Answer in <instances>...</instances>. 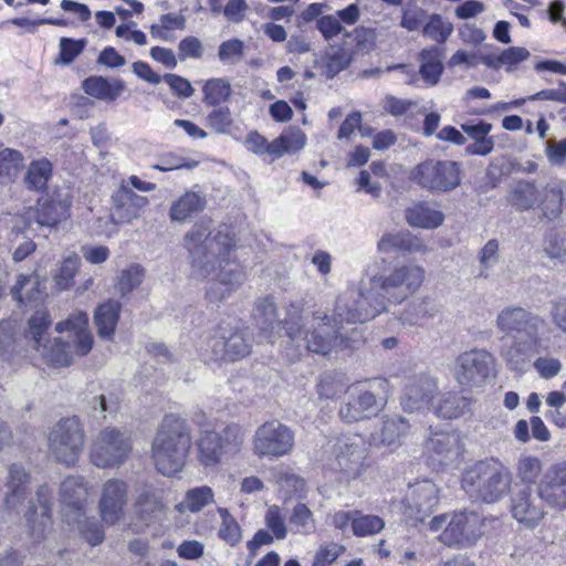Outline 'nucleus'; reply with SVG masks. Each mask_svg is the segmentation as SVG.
<instances>
[{"instance_id": "obj_41", "label": "nucleus", "mask_w": 566, "mask_h": 566, "mask_svg": "<svg viewBox=\"0 0 566 566\" xmlns=\"http://www.w3.org/2000/svg\"><path fill=\"white\" fill-rule=\"evenodd\" d=\"M52 176V164L46 158L32 160L24 176V184L29 189L43 190Z\"/></svg>"}, {"instance_id": "obj_60", "label": "nucleus", "mask_w": 566, "mask_h": 566, "mask_svg": "<svg viewBox=\"0 0 566 566\" xmlns=\"http://www.w3.org/2000/svg\"><path fill=\"white\" fill-rule=\"evenodd\" d=\"M265 525L277 539H284L287 534L284 516L279 506H270L265 513Z\"/></svg>"}, {"instance_id": "obj_2", "label": "nucleus", "mask_w": 566, "mask_h": 566, "mask_svg": "<svg viewBox=\"0 0 566 566\" xmlns=\"http://www.w3.org/2000/svg\"><path fill=\"white\" fill-rule=\"evenodd\" d=\"M52 318L48 311H36L28 321L27 339L32 348L51 366L72 364L75 357L85 356L93 347L86 312L76 310L55 325L63 336L51 337Z\"/></svg>"}, {"instance_id": "obj_23", "label": "nucleus", "mask_w": 566, "mask_h": 566, "mask_svg": "<svg viewBox=\"0 0 566 566\" xmlns=\"http://www.w3.org/2000/svg\"><path fill=\"white\" fill-rule=\"evenodd\" d=\"M51 497L52 491L48 485L39 486L36 491L38 504L31 501L25 513L30 536L35 542L43 539L51 526Z\"/></svg>"}, {"instance_id": "obj_34", "label": "nucleus", "mask_w": 566, "mask_h": 566, "mask_svg": "<svg viewBox=\"0 0 566 566\" xmlns=\"http://www.w3.org/2000/svg\"><path fill=\"white\" fill-rule=\"evenodd\" d=\"M84 92L102 101H114L125 90L122 81H108L102 76H91L83 81Z\"/></svg>"}, {"instance_id": "obj_21", "label": "nucleus", "mask_w": 566, "mask_h": 566, "mask_svg": "<svg viewBox=\"0 0 566 566\" xmlns=\"http://www.w3.org/2000/svg\"><path fill=\"white\" fill-rule=\"evenodd\" d=\"M497 328L506 334L517 333L520 336L538 335L543 321L523 307H505L496 316Z\"/></svg>"}, {"instance_id": "obj_3", "label": "nucleus", "mask_w": 566, "mask_h": 566, "mask_svg": "<svg viewBox=\"0 0 566 566\" xmlns=\"http://www.w3.org/2000/svg\"><path fill=\"white\" fill-rule=\"evenodd\" d=\"M306 324L310 326L304 333L300 310L292 306L284 319V328L289 337L285 355L292 361L298 359L304 352L327 355L342 342L340 325H331V318L325 312H314Z\"/></svg>"}, {"instance_id": "obj_42", "label": "nucleus", "mask_w": 566, "mask_h": 566, "mask_svg": "<svg viewBox=\"0 0 566 566\" xmlns=\"http://www.w3.org/2000/svg\"><path fill=\"white\" fill-rule=\"evenodd\" d=\"M64 522L77 530L91 546L99 545L104 541V531L101 523L95 517H87L85 510L81 511V515L76 521Z\"/></svg>"}, {"instance_id": "obj_30", "label": "nucleus", "mask_w": 566, "mask_h": 566, "mask_svg": "<svg viewBox=\"0 0 566 566\" xmlns=\"http://www.w3.org/2000/svg\"><path fill=\"white\" fill-rule=\"evenodd\" d=\"M462 391H438L436 403L431 402L434 415L444 419H454L464 413L470 406V400L461 396Z\"/></svg>"}, {"instance_id": "obj_7", "label": "nucleus", "mask_w": 566, "mask_h": 566, "mask_svg": "<svg viewBox=\"0 0 566 566\" xmlns=\"http://www.w3.org/2000/svg\"><path fill=\"white\" fill-rule=\"evenodd\" d=\"M386 310V302L377 296L376 291L369 286L358 290L350 287L342 293L335 304L332 321L335 325L363 324L379 315Z\"/></svg>"}, {"instance_id": "obj_37", "label": "nucleus", "mask_w": 566, "mask_h": 566, "mask_svg": "<svg viewBox=\"0 0 566 566\" xmlns=\"http://www.w3.org/2000/svg\"><path fill=\"white\" fill-rule=\"evenodd\" d=\"M438 313L439 306L430 297L416 298L407 305L399 319L403 325L413 326L421 319L433 317Z\"/></svg>"}, {"instance_id": "obj_59", "label": "nucleus", "mask_w": 566, "mask_h": 566, "mask_svg": "<svg viewBox=\"0 0 566 566\" xmlns=\"http://www.w3.org/2000/svg\"><path fill=\"white\" fill-rule=\"evenodd\" d=\"M499 260V243L496 240H489L479 253V261L482 270L479 273V277L486 279L489 276V270L493 268Z\"/></svg>"}, {"instance_id": "obj_44", "label": "nucleus", "mask_w": 566, "mask_h": 566, "mask_svg": "<svg viewBox=\"0 0 566 566\" xmlns=\"http://www.w3.org/2000/svg\"><path fill=\"white\" fill-rule=\"evenodd\" d=\"M40 285L36 276L20 274L11 289V295L19 303L36 301L42 294Z\"/></svg>"}, {"instance_id": "obj_11", "label": "nucleus", "mask_w": 566, "mask_h": 566, "mask_svg": "<svg viewBox=\"0 0 566 566\" xmlns=\"http://www.w3.org/2000/svg\"><path fill=\"white\" fill-rule=\"evenodd\" d=\"M84 430L76 416L61 419L49 436V449L57 462L74 465L84 444Z\"/></svg>"}, {"instance_id": "obj_9", "label": "nucleus", "mask_w": 566, "mask_h": 566, "mask_svg": "<svg viewBox=\"0 0 566 566\" xmlns=\"http://www.w3.org/2000/svg\"><path fill=\"white\" fill-rule=\"evenodd\" d=\"M496 375V358L485 348H472L457 357L454 377L461 386H491Z\"/></svg>"}, {"instance_id": "obj_24", "label": "nucleus", "mask_w": 566, "mask_h": 566, "mask_svg": "<svg viewBox=\"0 0 566 566\" xmlns=\"http://www.w3.org/2000/svg\"><path fill=\"white\" fill-rule=\"evenodd\" d=\"M127 504V484L122 480L111 479L103 484L99 511L103 521L115 524L120 520Z\"/></svg>"}, {"instance_id": "obj_13", "label": "nucleus", "mask_w": 566, "mask_h": 566, "mask_svg": "<svg viewBox=\"0 0 566 566\" xmlns=\"http://www.w3.org/2000/svg\"><path fill=\"white\" fill-rule=\"evenodd\" d=\"M294 446V432L279 420L261 424L253 437V451L260 458H281L289 454Z\"/></svg>"}, {"instance_id": "obj_56", "label": "nucleus", "mask_w": 566, "mask_h": 566, "mask_svg": "<svg viewBox=\"0 0 566 566\" xmlns=\"http://www.w3.org/2000/svg\"><path fill=\"white\" fill-rule=\"evenodd\" d=\"M290 523L300 528V532L310 534L315 530L312 511L304 503H297L290 515Z\"/></svg>"}, {"instance_id": "obj_49", "label": "nucleus", "mask_w": 566, "mask_h": 566, "mask_svg": "<svg viewBox=\"0 0 566 566\" xmlns=\"http://www.w3.org/2000/svg\"><path fill=\"white\" fill-rule=\"evenodd\" d=\"M218 513L221 517L218 536L228 545L235 546L242 538V531L239 523L226 507H218Z\"/></svg>"}, {"instance_id": "obj_63", "label": "nucleus", "mask_w": 566, "mask_h": 566, "mask_svg": "<svg viewBox=\"0 0 566 566\" xmlns=\"http://www.w3.org/2000/svg\"><path fill=\"white\" fill-rule=\"evenodd\" d=\"M545 154L552 166H566V138L555 142L549 139L546 142Z\"/></svg>"}, {"instance_id": "obj_53", "label": "nucleus", "mask_w": 566, "mask_h": 566, "mask_svg": "<svg viewBox=\"0 0 566 566\" xmlns=\"http://www.w3.org/2000/svg\"><path fill=\"white\" fill-rule=\"evenodd\" d=\"M384 526L385 523L379 516L356 511L352 531L355 536L365 537L379 533Z\"/></svg>"}, {"instance_id": "obj_4", "label": "nucleus", "mask_w": 566, "mask_h": 566, "mask_svg": "<svg viewBox=\"0 0 566 566\" xmlns=\"http://www.w3.org/2000/svg\"><path fill=\"white\" fill-rule=\"evenodd\" d=\"M191 447L190 427L187 420L169 413L158 426L151 446L156 469L164 475L181 471Z\"/></svg>"}, {"instance_id": "obj_48", "label": "nucleus", "mask_w": 566, "mask_h": 566, "mask_svg": "<svg viewBox=\"0 0 566 566\" xmlns=\"http://www.w3.org/2000/svg\"><path fill=\"white\" fill-rule=\"evenodd\" d=\"M203 102L216 106L226 102L232 93L230 83L224 78L208 80L203 87Z\"/></svg>"}, {"instance_id": "obj_57", "label": "nucleus", "mask_w": 566, "mask_h": 566, "mask_svg": "<svg viewBox=\"0 0 566 566\" xmlns=\"http://www.w3.org/2000/svg\"><path fill=\"white\" fill-rule=\"evenodd\" d=\"M434 399L433 391H408V394L401 398V406L405 411L413 412L424 408L430 409L431 402L434 401Z\"/></svg>"}, {"instance_id": "obj_52", "label": "nucleus", "mask_w": 566, "mask_h": 566, "mask_svg": "<svg viewBox=\"0 0 566 566\" xmlns=\"http://www.w3.org/2000/svg\"><path fill=\"white\" fill-rule=\"evenodd\" d=\"M144 276V269L139 264H132L119 273L115 287L125 296L142 284Z\"/></svg>"}, {"instance_id": "obj_22", "label": "nucleus", "mask_w": 566, "mask_h": 566, "mask_svg": "<svg viewBox=\"0 0 566 566\" xmlns=\"http://www.w3.org/2000/svg\"><path fill=\"white\" fill-rule=\"evenodd\" d=\"M386 402L385 395L376 396L373 391H359V394L350 395L347 398L339 409V416L347 422L360 421L377 416Z\"/></svg>"}, {"instance_id": "obj_36", "label": "nucleus", "mask_w": 566, "mask_h": 566, "mask_svg": "<svg viewBox=\"0 0 566 566\" xmlns=\"http://www.w3.org/2000/svg\"><path fill=\"white\" fill-rule=\"evenodd\" d=\"M29 473L18 463H13L9 468L8 489L4 501L8 507L14 509L21 500L24 499L25 484L29 482Z\"/></svg>"}, {"instance_id": "obj_64", "label": "nucleus", "mask_w": 566, "mask_h": 566, "mask_svg": "<svg viewBox=\"0 0 566 566\" xmlns=\"http://www.w3.org/2000/svg\"><path fill=\"white\" fill-rule=\"evenodd\" d=\"M343 551L344 546L336 543H329L322 546L315 555L313 566H331L339 557Z\"/></svg>"}, {"instance_id": "obj_33", "label": "nucleus", "mask_w": 566, "mask_h": 566, "mask_svg": "<svg viewBox=\"0 0 566 566\" xmlns=\"http://www.w3.org/2000/svg\"><path fill=\"white\" fill-rule=\"evenodd\" d=\"M509 201L516 210L525 211L542 206L543 198L535 182L522 180L512 189Z\"/></svg>"}, {"instance_id": "obj_45", "label": "nucleus", "mask_w": 566, "mask_h": 566, "mask_svg": "<svg viewBox=\"0 0 566 566\" xmlns=\"http://www.w3.org/2000/svg\"><path fill=\"white\" fill-rule=\"evenodd\" d=\"M427 448L443 460H452L459 453V440L454 433H434L428 441Z\"/></svg>"}, {"instance_id": "obj_54", "label": "nucleus", "mask_w": 566, "mask_h": 566, "mask_svg": "<svg viewBox=\"0 0 566 566\" xmlns=\"http://www.w3.org/2000/svg\"><path fill=\"white\" fill-rule=\"evenodd\" d=\"M80 262L81 260L76 254H71L64 258L54 275V282L59 290L66 291L71 289L73 280L77 273Z\"/></svg>"}, {"instance_id": "obj_40", "label": "nucleus", "mask_w": 566, "mask_h": 566, "mask_svg": "<svg viewBox=\"0 0 566 566\" xmlns=\"http://www.w3.org/2000/svg\"><path fill=\"white\" fill-rule=\"evenodd\" d=\"M420 61L421 66L419 73L422 81L429 86H434L439 82L443 71L438 48L433 46L422 50Z\"/></svg>"}, {"instance_id": "obj_20", "label": "nucleus", "mask_w": 566, "mask_h": 566, "mask_svg": "<svg viewBox=\"0 0 566 566\" xmlns=\"http://www.w3.org/2000/svg\"><path fill=\"white\" fill-rule=\"evenodd\" d=\"M355 440L343 436L333 446L336 463L348 479L360 476L367 458V450Z\"/></svg>"}, {"instance_id": "obj_62", "label": "nucleus", "mask_w": 566, "mask_h": 566, "mask_svg": "<svg viewBox=\"0 0 566 566\" xmlns=\"http://www.w3.org/2000/svg\"><path fill=\"white\" fill-rule=\"evenodd\" d=\"M86 45V40H73L62 38L60 40V62L63 64L72 63L81 54Z\"/></svg>"}, {"instance_id": "obj_35", "label": "nucleus", "mask_w": 566, "mask_h": 566, "mask_svg": "<svg viewBox=\"0 0 566 566\" xmlns=\"http://www.w3.org/2000/svg\"><path fill=\"white\" fill-rule=\"evenodd\" d=\"M406 220L411 227L436 229L442 224L444 216L426 203H418L406 210Z\"/></svg>"}, {"instance_id": "obj_50", "label": "nucleus", "mask_w": 566, "mask_h": 566, "mask_svg": "<svg viewBox=\"0 0 566 566\" xmlns=\"http://www.w3.org/2000/svg\"><path fill=\"white\" fill-rule=\"evenodd\" d=\"M214 494L210 486L203 485L187 491L184 501L179 504L191 513L200 512L206 505L213 502Z\"/></svg>"}, {"instance_id": "obj_39", "label": "nucleus", "mask_w": 566, "mask_h": 566, "mask_svg": "<svg viewBox=\"0 0 566 566\" xmlns=\"http://www.w3.org/2000/svg\"><path fill=\"white\" fill-rule=\"evenodd\" d=\"M161 510L163 504L154 492L148 489H143L135 503L137 518L144 525H150L156 521Z\"/></svg>"}, {"instance_id": "obj_27", "label": "nucleus", "mask_w": 566, "mask_h": 566, "mask_svg": "<svg viewBox=\"0 0 566 566\" xmlns=\"http://www.w3.org/2000/svg\"><path fill=\"white\" fill-rule=\"evenodd\" d=\"M411 431L409 420L402 417H387L378 430L370 436L371 444L376 447H389L396 449Z\"/></svg>"}, {"instance_id": "obj_43", "label": "nucleus", "mask_w": 566, "mask_h": 566, "mask_svg": "<svg viewBox=\"0 0 566 566\" xmlns=\"http://www.w3.org/2000/svg\"><path fill=\"white\" fill-rule=\"evenodd\" d=\"M530 52L525 48L522 46H511L506 50H503L499 55H488L483 57V63L492 69H500L502 66H506L509 71L512 70L513 66L518 64L522 61L528 59Z\"/></svg>"}, {"instance_id": "obj_61", "label": "nucleus", "mask_w": 566, "mask_h": 566, "mask_svg": "<svg viewBox=\"0 0 566 566\" xmlns=\"http://www.w3.org/2000/svg\"><path fill=\"white\" fill-rule=\"evenodd\" d=\"M207 123L218 134L228 133L233 123L230 109L228 107L213 109L207 116Z\"/></svg>"}, {"instance_id": "obj_38", "label": "nucleus", "mask_w": 566, "mask_h": 566, "mask_svg": "<svg viewBox=\"0 0 566 566\" xmlns=\"http://www.w3.org/2000/svg\"><path fill=\"white\" fill-rule=\"evenodd\" d=\"M546 197L542 202L543 216L554 220L563 212L564 196L566 195V180H556L545 188Z\"/></svg>"}, {"instance_id": "obj_58", "label": "nucleus", "mask_w": 566, "mask_h": 566, "mask_svg": "<svg viewBox=\"0 0 566 566\" xmlns=\"http://www.w3.org/2000/svg\"><path fill=\"white\" fill-rule=\"evenodd\" d=\"M244 42L239 39H230L220 44L218 57L224 64H237L244 53Z\"/></svg>"}, {"instance_id": "obj_51", "label": "nucleus", "mask_w": 566, "mask_h": 566, "mask_svg": "<svg viewBox=\"0 0 566 566\" xmlns=\"http://www.w3.org/2000/svg\"><path fill=\"white\" fill-rule=\"evenodd\" d=\"M453 25L451 22L444 20L440 14L433 13L429 17L428 22L422 29L424 36L436 41L437 43H444L451 33Z\"/></svg>"}, {"instance_id": "obj_16", "label": "nucleus", "mask_w": 566, "mask_h": 566, "mask_svg": "<svg viewBox=\"0 0 566 566\" xmlns=\"http://www.w3.org/2000/svg\"><path fill=\"white\" fill-rule=\"evenodd\" d=\"M305 135L300 129L287 130L271 143L258 132H251L248 134L244 145L253 154L259 156L269 155L272 160H275L284 154L302 149L305 146Z\"/></svg>"}, {"instance_id": "obj_12", "label": "nucleus", "mask_w": 566, "mask_h": 566, "mask_svg": "<svg viewBox=\"0 0 566 566\" xmlns=\"http://www.w3.org/2000/svg\"><path fill=\"white\" fill-rule=\"evenodd\" d=\"M132 451L130 437L116 428L103 429L92 443L91 462L102 469L122 464Z\"/></svg>"}, {"instance_id": "obj_15", "label": "nucleus", "mask_w": 566, "mask_h": 566, "mask_svg": "<svg viewBox=\"0 0 566 566\" xmlns=\"http://www.w3.org/2000/svg\"><path fill=\"white\" fill-rule=\"evenodd\" d=\"M251 346L242 331L219 325L216 334L208 337L205 352L209 359L234 361L248 356Z\"/></svg>"}, {"instance_id": "obj_5", "label": "nucleus", "mask_w": 566, "mask_h": 566, "mask_svg": "<svg viewBox=\"0 0 566 566\" xmlns=\"http://www.w3.org/2000/svg\"><path fill=\"white\" fill-rule=\"evenodd\" d=\"M512 474L500 460H482L468 469L461 480L464 492L474 501L495 503L510 491Z\"/></svg>"}, {"instance_id": "obj_8", "label": "nucleus", "mask_w": 566, "mask_h": 566, "mask_svg": "<svg viewBox=\"0 0 566 566\" xmlns=\"http://www.w3.org/2000/svg\"><path fill=\"white\" fill-rule=\"evenodd\" d=\"M243 434L239 424H228L222 431L202 430L196 442L197 459L205 468H214L240 451Z\"/></svg>"}, {"instance_id": "obj_1", "label": "nucleus", "mask_w": 566, "mask_h": 566, "mask_svg": "<svg viewBox=\"0 0 566 566\" xmlns=\"http://www.w3.org/2000/svg\"><path fill=\"white\" fill-rule=\"evenodd\" d=\"M209 219L196 222L184 237L192 274L197 277H214L207 290V298L219 303L237 292L247 280L244 268L235 261V241L227 230L212 232Z\"/></svg>"}, {"instance_id": "obj_47", "label": "nucleus", "mask_w": 566, "mask_h": 566, "mask_svg": "<svg viewBox=\"0 0 566 566\" xmlns=\"http://www.w3.org/2000/svg\"><path fill=\"white\" fill-rule=\"evenodd\" d=\"M253 315L264 333L273 332L281 324L277 319L276 306L269 297L262 298L256 303Z\"/></svg>"}, {"instance_id": "obj_6", "label": "nucleus", "mask_w": 566, "mask_h": 566, "mask_svg": "<svg viewBox=\"0 0 566 566\" xmlns=\"http://www.w3.org/2000/svg\"><path fill=\"white\" fill-rule=\"evenodd\" d=\"M483 518L473 511H460L452 515L440 514L429 524L430 531L440 532L438 541L448 547L467 548L475 545L483 534Z\"/></svg>"}, {"instance_id": "obj_55", "label": "nucleus", "mask_w": 566, "mask_h": 566, "mask_svg": "<svg viewBox=\"0 0 566 566\" xmlns=\"http://www.w3.org/2000/svg\"><path fill=\"white\" fill-rule=\"evenodd\" d=\"M350 62L349 53L342 48H332L325 56V72L328 77H334L346 69Z\"/></svg>"}, {"instance_id": "obj_29", "label": "nucleus", "mask_w": 566, "mask_h": 566, "mask_svg": "<svg viewBox=\"0 0 566 566\" xmlns=\"http://www.w3.org/2000/svg\"><path fill=\"white\" fill-rule=\"evenodd\" d=\"M538 345V335L518 336L502 348V357L515 370L522 369L531 359Z\"/></svg>"}, {"instance_id": "obj_31", "label": "nucleus", "mask_w": 566, "mask_h": 566, "mask_svg": "<svg viewBox=\"0 0 566 566\" xmlns=\"http://www.w3.org/2000/svg\"><path fill=\"white\" fill-rule=\"evenodd\" d=\"M205 206L206 199L203 196L196 191H186L171 203L169 218L172 222L185 223L202 211Z\"/></svg>"}, {"instance_id": "obj_17", "label": "nucleus", "mask_w": 566, "mask_h": 566, "mask_svg": "<svg viewBox=\"0 0 566 566\" xmlns=\"http://www.w3.org/2000/svg\"><path fill=\"white\" fill-rule=\"evenodd\" d=\"M545 499L541 488L524 484L517 488L511 496L512 516L527 528H534L543 520Z\"/></svg>"}, {"instance_id": "obj_28", "label": "nucleus", "mask_w": 566, "mask_h": 566, "mask_svg": "<svg viewBox=\"0 0 566 566\" xmlns=\"http://www.w3.org/2000/svg\"><path fill=\"white\" fill-rule=\"evenodd\" d=\"M545 502L555 509H566V462L549 471L539 484Z\"/></svg>"}, {"instance_id": "obj_25", "label": "nucleus", "mask_w": 566, "mask_h": 566, "mask_svg": "<svg viewBox=\"0 0 566 566\" xmlns=\"http://www.w3.org/2000/svg\"><path fill=\"white\" fill-rule=\"evenodd\" d=\"M69 205L62 200H39L35 208H29L23 218L27 229L34 231L42 227L51 228L65 219Z\"/></svg>"}, {"instance_id": "obj_19", "label": "nucleus", "mask_w": 566, "mask_h": 566, "mask_svg": "<svg viewBox=\"0 0 566 566\" xmlns=\"http://www.w3.org/2000/svg\"><path fill=\"white\" fill-rule=\"evenodd\" d=\"M149 200L145 196L137 195L126 184L112 193L111 219L112 223H129L139 218Z\"/></svg>"}, {"instance_id": "obj_46", "label": "nucleus", "mask_w": 566, "mask_h": 566, "mask_svg": "<svg viewBox=\"0 0 566 566\" xmlns=\"http://www.w3.org/2000/svg\"><path fill=\"white\" fill-rule=\"evenodd\" d=\"M24 164L23 155L0 144V178L14 179Z\"/></svg>"}, {"instance_id": "obj_10", "label": "nucleus", "mask_w": 566, "mask_h": 566, "mask_svg": "<svg viewBox=\"0 0 566 566\" xmlns=\"http://www.w3.org/2000/svg\"><path fill=\"white\" fill-rule=\"evenodd\" d=\"M423 280V268L409 264L394 269L387 276H374L370 279V285L384 301L401 303L418 291Z\"/></svg>"}, {"instance_id": "obj_18", "label": "nucleus", "mask_w": 566, "mask_h": 566, "mask_svg": "<svg viewBox=\"0 0 566 566\" xmlns=\"http://www.w3.org/2000/svg\"><path fill=\"white\" fill-rule=\"evenodd\" d=\"M439 490L430 480L410 484L402 501L403 514L416 522H423L438 505Z\"/></svg>"}, {"instance_id": "obj_14", "label": "nucleus", "mask_w": 566, "mask_h": 566, "mask_svg": "<svg viewBox=\"0 0 566 566\" xmlns=\"http://www.w3.org/2000/svg\"><path fill=\"white\" fill-rule=\"evenodd\" d=\"M412 178L423 188L449 191L460 185L461 167L459 163L452 160L429 159L413 169Z\"/></svg>"}, {"instance_id": "obj_26", "label": "nucleus", "mask_w": 566, "mask_h": 566, "mask_svg": "<svg viewBox=\"0 0 566 566\" xmlns=\"http://www.w3.org/2000/svg\"><path fill=\"white\" fill-rule=\"evenodd\" d=\"M63 521H76L85 510L87 489L81 476H67L60 485Z\"/></svg>"}, {"instance_id": "obj_32", "label": "nucleus", "mask_w": 566, "mask_h": 566, "mask_svg": "<svg viewBox=\"0 0 566 566\" xmlns=\"http://www.w3.org/2000/svg\"><path fill=\"white\" fill-rule=\"evenodd\" d=\"M120 310V303L115 300H108L95 310L94 322L97 327V333L102 338L111 339L113 337L119 319Z\"/></svg>"}]
</instances>
